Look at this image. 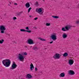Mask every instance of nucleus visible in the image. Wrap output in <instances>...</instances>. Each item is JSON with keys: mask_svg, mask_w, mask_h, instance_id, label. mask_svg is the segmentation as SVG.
Masks as SVG:
<instances>
[{"mask_svg": "<svg viewBox=\"0 0 79 79\" xmlns=\"http://www.w3.org/2000/svg\"><path fill=\"white\" fill-rule=\"evenodd\" d=\"M52 17L53 18H55V19H58L59 18V17L56 16H52Z\"/></svg>", "mask_w": 79, "mask_h": 79, "instance_id": "a211bd4d", "label": "nucleus"}, {"mask_svg": "<svg viewBox=\"0 0 79 79\" xmlns=\"http://www.w3.org/2000/svg\"><path fill=\"white\" fill-rule=\"evenodd\" d=\"M4 41V40H0V44H3V43Z\"/></svg>", "mask_w": 79, "mask_h": 79, "instance_id": "4be33fe9", "label": "nucleus"}, {"mask_svg": "<svg viewBox=\"0 0 79 79\" xmlns=\"http://www.w3.org/2000/svg\"><path fill=\"white\" fill-rule=\"evenodd\" d=\"M35 71H37V68H35Z\"/></svg>", "mask_w": 79, "mask_h": 79, "instance_id": "2f4dec72", "label": "nucleus"}, {"mask_svg": "<svg viewBox=\"0 0 79 79\" xmlns=\"http://www.w3.org/2000/svg\"><path fill=\"white\" fill-rule=\"evenodd\" d=\"M2 63L5 67H9L11 64V60L9 59H6L3 60Z\"/></svg>", "mask_w": 79, "mask_h": 79, "instance_id": "f257e3e1", "label": "nucleus"}, {"mask_svg": "<svg viewBox=\"0 0 79 79\" xmlns=\"http://www.w3.org/2000/svg\"><path fill=\"white\" fill-rule=\"evenodd\" d=\"M14 5H17L18 4H17V3H15Z\"/></svg>", "mask_w": 79, "mask_h": 79, "instance_id": "473e14b6", "label": "nucleus"}, {"mask_svg": "<svg viewBox=\"0 0 79 79\" xmlns=\"http://www.w3.org/2000/svg\"><path fill=\"white\" fill-rule=\"evenodd\" d=\"M62 37L64 39H66L67 37V35L66 34H63L62 35Z\"/></svg>", "mask_w": 79, "mask_h": 79, "instance_id": "dca6fc26", "label": "nucleus"}, {"mask_svg": "<svg viewBox=\"0 0 79 79\" xmlns=\"http://www.w3.org/2000/svg\"><path fill=\"white\" fill-rule=\"evenodd\" d=\"M6 30L5 27L3 25H1L0 26V30L1 34H4L5 31Z\"/></svg>", "mask_w": 79, "mask_h": 79, "instance_id": "7ed1b4c3", "label": "nucleus"}, {"mask_svg": "<svg viewBox=\"0 0 79 79\" xmlns=\"http://www.w3.org/2000/svg\"><path fill=\"white\" fill-rule=\"evenodd\" d=\"M20 31L21 32H26V30H24V29H21Z\"/></svg>", "mask_w": 79, "mask_h": 79, "instance_id": "aec40b11", "label": "nucleus"}, {"mask_svg": "<svg viewBox=\"0 0 79 79\" xmlns=\"http://www.w3.org/2000/svg\"><path fill=\"white\" fill-rule=\"evenodd\" d=\"M76 24H79V20H78L76 21Z\"/></svg>", "mask_w": 79, "mask_h": 79, "instance_id": "a878e982", "label": "nucleus"}, {"mask_svg": "<svg viewBox=\"0 0 79 79\" xmlns=\"http://www.w3.org/2000/svg\"><path fill=\"white\" fill-rule=\"evenodd\" d=\"M36 11L38 13H39V14H40V15H42L44 13V11H42L41 8H40L39 9H36Z\"/></svg>", "mask_w": 79, "mask_h": 79, "instance_id": "0eeeda50", "label": "nucleus"}, {"mask_svg": "<svg viewBox=\"0 0 79 79\" xmlns=\"http://www.w3.org/2000/svg\"><path fill=\"white\" fill-rule=\"evenodd\" d=\"M43 2H44L45 1V0H42Z\"/></svg>", "mask_w": 79, "mask_h": 79, "instance_id": "e433bc0d", "label": "nucleus"}, {"mask_svg": "<svg viewBox=\"0 0 79 79\" xmlns=\"http://www.w3.org/2000/svg\"><path fill=\"white\" fill-rule=\"evenodd\" d=\"M25 6L26 8H29V7H30V4H29V2H27L26 3Z\"/></svg>", "mask_w": 79, "mask_h": 79, "instance_id": "4468645a", "label": "nucleus"}, {"mask_svg": "<svg viewBox=\"0 0 79 79\" xmlns=\"http://www.w3.org/2000/svg\"><path fill=\"white\" fill-rule=\"evenodd\" d=\"M26 32H28V33H30L31 32V31L30 30L29 31L26 30Z\"/></svg>", "mask_w": 79, "mask_h": 79, "instance_id": "bb28decb", "label": "nucleus"}, {"mask_svg": "<svg viewBox=\"0 0 79 79\" xmlns=\"http://www.w3.org/2000/svg\"><path fill=\"white\" fill-rule=\"evenodd\" d=\"M74 60L70 59L69 60V65L71 66V65H72V64H74Z\"/></svg>", "mask_w": 79, "mask_h": 79, "instance_id": "9d476101", "label": "nucleus"}, {"mask_svg": "<svg viewBox=\"0 0 79 79\" xmlns=\"http://www.w3.org/2000/svg\"><path fill=\"white\" fill-rule=\"evenodd\" d=\"M61 56V55L57 53L55 54V55L53 56V58H54V59H60Z\"/></svg>", "mask_w": 79, "mask_h": 79, "instance_id": "423d86ee", "label": "nucleus"}, {"mask_svg": "<svg viewBox=\"0 0 79 79\" xmlns=\"http://www.w3.org/2000/svg\"><path fill=\"white\" fill-rule=\"evenodd\" d=\"M50 44H52V43H53V41H52L50 42Z\"/></svg>", "mask_w": 79, "mask_h": 79, "instance_id": "72a5a7b5", "label": "nucleus"}, {"mask_svg": "<svg viewBox=\"0 0 79 79\" xmlns=\"http://www.w3.org/2000/svg\"><path fill=\"white\" fill-rule=\"evenodd\" d=\"M35 5L36 6H38L39 5V2L36 1L35 2Z\"/></svg>", "mask_w": 79, "mask_h": 79, "instance_id": "6ab92c4d", "label": "nucleus"}, {"mask_svg": "<svg viewBox=\"0 0 79 79\" xmlns=\"http://www.w3.org/2000/svg\"><path fill=\"white\" fill-rule=\"evenodd\" d=\"M65 76V74L64 73H61L59 75L60 77H64Z\"/></svg>", "mask_w": 79, "mask_h": 79, "instance_id": "f8f14e48", "label": "nucleus"}, {"mask_svg": "<svg viewBox=\"0 0 79 79\" xmlns=\"http://www.w3.org/2000/svg\"><path fill=\"white\" fill-rule=\"evenodd\" d=\"M69 73L71 75H74L75 74V73L73 71L70 70L69 71Z\"/></svg>", "mask_w": 79, "mask_h": 79, "instance_id": "9b49d317", "label": "nucleus"}, {"mask_svg": "<svg viewBox=\"0 0 79 79\" xmlns=\"http://www.w3.org/2000/svg\"><path fill=\"white\" fill-rule=\"evenodd\" d=\"M31 9H32V8L31 7H30L28 9V13H29V12H30V11L31 10Z\"/></svg>", "mask_w": 79, "mask_h": 79, "instance_id": "5701e85b", "label": "nucleus"}, {"mask_svg": "<svg viewBox=\"0 0 79 79\" xmlns=\"http://www.w3.org/2000/svg\"><path fill=\"white\" fill-rule=\"evenodd\" d=\"M28 44L30 45L34 44V41L31 39H29L28 40Z\"/></svg>", "mask_w": 79, "mask_h": 79, "instance_id": "6e6552de", "label": "nucleus"}, {"mask_svg": "<svg viewBox=\"0 0 79 79\" xmlns=\"http://www.w3.org/2000/svg\"><path fill=\"white\" fill-rule=\"evenodd\" d=\"M31 67L30 68L31 70L32 71L33 70V69H34V65H33V64L32 63H31V64H30Z\"/></svg>", "mask_w": 79, "mask_h": 79, "instance_id": "ddd939ff", "label": "nucleus"}, {"mask_svg": "<svg viewBox=\"0 0 79 79\" xmlns=\"http://www.w3.org/2000/svg\"><path fill=\"white\" fill-rule=\"evenodd\" d=\"M23 54L24 55H27V53L24 52L23 53Z\"/></svg>", "mask_w": 79, "mask_h": 79, "instance_id": "7c9ffc66", "label": "nucleus"}, {"mask_svg": "<svg viewBox=\"0 0 79 79\" xmlns=\"http://www.w3.org/2000/svg\"><path fill=\"white\" fill-rule=\"evenodd\" d=\"M32 77V76L29 74H27V79H30Z\"/></svg>", "mask_w": 79, "mask_h": 79, "instance_id": "2eb2a0df", "label": "nucleus"}, {"mask_svg": "<svg viewBox=\"0 0 79 79\" xmlns=\"http://www.w3.org/2000/svg\"><path fill=\"white\" fill-rule=\"evenodd\" d=\"M9 6H10V4H9Z\"/></svg>", "mask_w": 79, "mask_h": 79, "instance_id": "4c0bfd02", "label": "nucleus"}, {"mask_svg": "<svg viewBox=\"0 0 79 79\" xmlns=\"http://www.w3.org/2000/svg\"><path fill=\"white\" fill-rule=\"evenodd\" d=\"M46 26H50V23H47L46 24Z\"/></svg>", "mask_w": 79, "mask_h": 79, "instance_id": "393cba45", "label": "nucleus"}, {"mask_svg": "<svg viewBox=\"0 0 79 79\" xmlns=\"http://www.w3.org/2000/svg\"><path fill=\"white\" fill-rule=\"evenodd\" d=\"M37 19H38V18L35 17V18L34 19V20H37Z\"/></svg>", "mask_w": 79, "mask_h": 79, "instance_id": "c756f323", "label": "nucleus"}, {"mask_svg": "<svg viewBox=\"0 0 79 79\" xmlns=\"http://www.w3.org/2000/svg\"><path fill=\"white\" fill-rule=\"evenodd\" d=\"M33 50H38V48L37 47H35L33 48Z\"/></svg>", "mask_w": 79, "mask_h": 79, "instance_id": "412c9836", "label": "nucleus"}, {"mask_svg": "<svg viewBox=\"0 0 79 79\" xmlns=\"http://www.w3.org/2000/svg\"><path fill=\"white\" fill-rule=\"evenodd\" d=\"M31 16H31V15H30V16H29V17H30V18L31 17Z\"/></svg>", "mask_w": 79, "mask_h": 79, "instance_id": "f704fd0d", "label": "nucleus"}, {"mask_svg": "<svg viewBox=\"0 0 79 79\" xmlns=\"http://www.w3.org/2000/svg\"><path fill=\"white\" fill-rule=\"evenodd\" d=\"M17 66H18V65H17L15 63V62H13L12 64L11 65V67L10 68V70L14 69H15L17 68Z\"/></svg>", "mask_w": 79, "mask_h": 79, "instance_id": "20e7f679", "label": "nucleus"}, {"mask_svg": "<svg viewBox=\"0 0 79 79\" xmlns=\"http://www.w3.org/2000/svg\"><path fill=\"white\" fill-rule=\"evenodd\" d=\"M68 55V53H67V52L65 53L63 55V56H64L65 57L67 56Z\"/></svg>", "mask_w": 79, "mask_h": 79, "instance_id": "f3484780", "label": "nucleus"}, {"mask_svg": "<svg viewBox=\"0 0 79 79\" xmlns=\"http://www.w3.org/2000/svg\"><path fill=\"white\" fill-rule=\"evenodd\" d=\"M10 3L11 4V2H10Z\"/></svg>", "mask_w": 79, "mask_h": 79, "instance_id": "58836bf2", "label": "nucleus"}, {"mask_svg": "<svg viewBox=\"0 0 79 79\" xmlns=\"http://www.w3.org/2000/svg\"><path fill=\"white\" fill-rule=\"evenodd\" d=\"M71 27L70 25H68L65 27V28L64 27H62V31H64V32H65V31H66V30H67V31L69 30V29H70Z\"/></svg>", "mask_w": 79, "mask_h": 79, "instance_id": "39448f33", "label": "nucleus"}, {"mask_svg": "<svg viewBox=\"0 0 79 79\" xmlns=\"http://www.w3.org/2000/svg\"><path fill=\"white\" fill-rule=\"evenodd\" d=\"M14 43H15V44H16V42L15 41V42H14Z\"/></svg>", "mask_w": 79, "mask_h": 79, "instance_id": "c9c22d12", "label": "nucleus"}, {"mask_svg": "<svg viewBox=\"0 0 79 79\" xmlns=\"http://www.w3.org/2000/svg\"><path fill=\"white\" fill-rule=\"evenodd\" d=\"M26 29L27 30V31L29 30V27H27L26 28Z\"/></svg>", "mask_w": 79, "mask_h": 79, "instance_id": "cd10ccee", "label": "nucleus"}, {"mask_svg": "<svg viewBox=\"0 0 79 79\" xmlns=\"http://www.w3.org/2000/svg\"><path fill=\"white\" fill-rule=\"evenodd\" d=\"M40 40L42 41H45L46 40H45V39H44L43 38H40Z\"/></svg>", "mask_w": 79, "mask_h": 79, "instance_id": "b1692460", "label": "nucleus"}, {"mask_svg": "<svg viewBox=\"0 0 79 79\" xmlns=\"http://www.w3.org/2000/svg\"><path fill=\"white\" fill-rule=\"evenodd\" d=\"M51 37V39L53 40H56V35H52Z\"/></svg>", "mask_w": 79, "mask_h": 79, "instance_id": "1a4fd4ad", "label": "nucleus"}, {"mask_svg": "<svg viewBox=\"0 0 79 79\" xmlns=\"http://www.w3.org/2000/svg\"><path fill=\"white\" fill-rule=\"evenodd\" d=\"M13 19L14 20H15V19H17V18L16 17H14L13 18Z\"/></svg>", "mask_w": 79, "mask_h": 79, "instance_id": "c85d7f7f", "label": "nucleus"}, {"mask_svg": "<svg viewBox=\"0 0 79 79\" xmlns=\"http://www.w3.org/2000/svg\"><path fill=\"white\" fill-rule=\"evenodd\" d=\"M18 59L21 61L23 62L24 60V57L21 53H19L18 54Z\"/></svg>", "mask_w": 79, "mask_h": 79, "instance_id": "f03ea898", "label": "nucleus"}]
</instances>
